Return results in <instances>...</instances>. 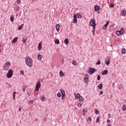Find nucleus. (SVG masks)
Here are the masks:
<instances>
[{"mask_svg": "<svg viewBox=\"0 0 126 126\" xmlns=\"http://www.w3.org/2000/svg\"><path fill=\"white\" fill-rule=\"evenodd\" d=\"M25 63L30 67L32 66V59H30V57H26L25 58Z\"/></svg>", "mask_w": 126, "mask_h": 126, "instance_id": "nucleus-1", "label": "nucleus"}, {"mask_svg": "<svg viewBox=\"0 0 126 126\" xmlns=\"http://www.w3.org/2000/svg\"><path fill=\"white\" fill-rule=\"evenodd\" d=\"M12 75H13V70L9 69L6 74V78H11V77H12Z\"/></svg>", "mask_w": 126, "mask_h": 126, "instance_id": "nucleus-2", "label": "nucleus"}, {"mask_svg": "<svg viewBox=\"0 0 126 126\" xmlns=\"http://www.w3.org/2000/svg\"><path fill=\"white\" fill-rule=\"evenodd\" d=\"M41 88V83L40 82V81H38L37 82L36 87H35V91L36 92H39V89H40V88Z\"/></svg>", "mask_w": 126, "mask_h": 126, "instance_id": "nucleus-3", "label": "nucleus"}, {"mask_svg": "<svg viewBox=\"0 0 126 126\" xmlns=\"http://www.w3.org/2000/svg\"><path fill=\"white\" fill-rule=\"evenodd\" d=\"M95 21L94 19H92L90 22V24L91 26H93V28L94 27H96V23H95Z\"/></svg>", "mask_w": 126, "mask_h": 126, "instance_id": "nucleus-4", "label": "nucleus"}, {"mask_svg": "<svg viewBox=\"0 0 126 126\" xmlns=\"http://www.w3.org/2000/svg\"><path fill=\"white\" fill-rule=\"evenodd\" d=\"M95 71L96 69L90 67L89 70V74H93V73H94V72H95Z\"/></svg>", "mask_w": 126, "mask_h": 126, "instance_id": "nucleus-5", "label": "nucleus"}, {"mask_svg": "<svg viewBox=\"0 0 126 126\" xmlns=\"http://www.w3.org/2000/svg\"><path fill=\"white\" fill-rule=\"evenodd\" d=\"M89 78V75L88 74L86 75L84 78V82H85V83H88Z\"/></svg>", "mask_w": 126, "mask_h": 126, "instance_id": "nucleus-6", "label": "nucleus"}, {"mask_svg": "<svg viewBox=\"0 0 126 126\" xmlns=\"http://www.w3.org/2000/svg\"><path fill=\"white\" fill-rule=\"evenodd\" d=\"M60 91L61 92L62 97H65V93L64 92V91H63V89H60Z\"/></svg>", "mask_w": 126, "mask_h": 126, "instance_id": "nucleus-7", "label": "nucleus"}, {"mask_svg": "<svg viewBox=\"0 0 126 126\" xmlns=\"http://www.w3.org/2000/svg\"><path fill=\"white\" fill-rule=\"evenodd\" d=\"M94 10L95 11H99V10H100V6L94 5Z\"/></svg>", "mask_w": 126, "mask_h": 126, "instance_id": "nucleus-8", "label": "nucleus"}, {"mask_svg": "<svg viewBox=\"0 0 126 126\" xmlns=\"http://www.w3.org/2000/svg\"><path fill=\"white\" fill-rule=\"evenodd\" d=\"M107 60H107L105 61V63L106 65H109L110 64V57H107Z\"/></svg>", "mask_w": 126, "mask_h": 126, "instance_id": "nucleus-9", "label": "nucleus"}, {"mask_svg": "<svg viewBox=\"0 0 126 126\" xmlns=\"http://www.w3.org/2000/svg\"><path fill=\"white\" fill-rule=\"evenodd\" d=\"M109 21H108L106 24L103 26V30H106V29H107V27H108V25H109Z\"/></svg>", "mask_w": 126, "mask_h": 126, "instance_id": "nucleus-10", "label": "nucleus"}, {"mask_svg": "<svg viewBox=\"0 0 126 126\" xmlns=\"http://www.w3.org/2000/svg\"><path fill=\"white\" fill-rule=\"evenodd\" d=\"M38 51H41L42 50V43H39L38 45Z\"/></svg>", "mask_w": 126, "mask_h": 126, "instance_id": "nucleus-11", "label": "nucleus"}, {"mask_svg": "<svg viewBox=\"0 0 126 126\" xmlns=\"http://www.w3.org/2000/svg\"><path fill=\"white\" fill-rule=\"evenodd\" d=\"M2 68L4 69V70H8V66H7L6 65H4L3 66Z\"/></svg>", "mask_w": 126, "mask_h": 126, "instance_id": "nucleus-12", "label": "nucleus"}, {"mask_svg": "<svg viewBox=\"0 0 126 126\" xmlns=\"http://www.w3.org/2000/svg\"><path fill=\"white\" fill-rule=\"evenodd\" d=\"M74 16H75V17H77V18H81L82 17L81 15L78 13H77L76 15H74Z\"/></svg>", "mask_w": 126, "mask_h": 126, "instance_id": "nucleus-13", "label": "nucleus"}, {"mask_svg": "<svg viewBox=\"0 0 126 126\" xmlns=\"http://www.w3.org/2000/svg\"><path fill=\"white\" fill-rule=\"evenodd\" d=\"M74 19L73 20V23H77V19H76V17L75 16H73Z\"/></svg>", "mask_w": 126, "mask_h": 126, "instance_id": "nucleus-14", "label": "nucleus"}, {"mask_svg": "<svg viewBox=\"0 0 126 126\" xmlns=\"http://www.w3.org/2000/svg\"><path fill=\"white\" fill-rule=\"evenodd\" d=\"M56 29L57 32H59V31H60V24L56 25Z\"/></svg>", "mask_w": 126, "mask_h": 126, "instance_id": "nucleus-15", "label": "nucleus"}, {"mask_svg": "<svg viewBox=\"0 0 126 126\" xmlns=\"http://www.w3.org/2000/svg\"><path fill=\"white\" fill-rule=\"evenodd\" d=\"M107 73H108L107 70H105L102 71V75H106V74H107Z\"/></svg>", "mask_w": 126, "mask_h": 126, "instance_id": "nucleus-16", "label": "nucleus"}, {"mask_svg": "<svg viewBox=\"0 0 126 126\" xmlns=\"http://www.w3.org/2000/svg\"><path fill=\"white\" fill-rule=\"evenodd\" d=\"M80 94H77L75 96V100L77 99H79V97H80Z\"/></svg>", "mask_w": 126, "mask_h": 126, "instance_id": "nucleus-17", "label": "nucleus"}, {"mask_svg": "<svg viewBox=\"0 0 126 126\" xmlns=\"http://www.w3.org/2000/svg\"><path fill=\"white\" fill-rule=\"evenodd\" d=\"M23 26H24V24H22L21 26H19L18 30H22V28H23Z\"/></svg>", "mask_w": 126, "mask_h": 126, "instance_id": "nucleus-18", "label": "nucleus"}, {"mask_svg": "<svg viewBox=\"0 0 126 126\" xmlns=\"http://www.w3.org/2000/svg\"><path fill=\"white\" fill-rule=\"evenodd\" d=\"M17 39H18V38L17 37H15L12 40V43H15L17 41Z\"/></svg>", "mask_w": 126, "mask_h": 126, "instance_id": "nucleus-19", "label": "nucleus"}, {"mask_svg": "<svg viewBox=\"0 0 126 126\" xmlns=\"http://www.w3.org/2000/svg\"><path fill=\"white\" fill-rule=\"evenodd\" d=\"M98 89L100 90L103 89V85L102 84H99L98 86Z\"/></svg>", "mask_w": 126, "mask_h": 126, "instance_id": "nucleus-20", "label": "nucleus"}, {"mask_svg": "<svg viewBox=\"0 0 126 126\" xmlns=\"http://www.w3.org/2000/svg\"><path fill=\"white\" fill-rule=\"evenodd\" d=\"M121 53L122 55H125L126 54V48L122 49Z\"/></svg>", "mask_w": 126, "mask_h": 126, "instance_id": "nucleus-21", "label": "nucleus"}, {"mask_svg": "<svg viewBox=\"0 0 126 126\" xmlns=\"http://www.w3.org/2000/svg\"><path fill=\"white\" fill-rule=\"evenodd\" d=\"M64 43L66 45H67L68 44V39L67 38L65 39L64 40Z\"/></svg>", "mask_w": 126, "mask_h": 126, "instance_id": "nucleus-22", "label": "nucleus"}, {"mask_svg": "<svg viewBox=\"0 0 126 126\" xmlns=\"http://www.w3.org/2000/svg\"><path fill=\"white\" fill-rule=\"evenodd\" d=\"M63 75H64V74L63 72V71H60V76L61 77H63Z\"/></svg>", "mask_w": 126, "mask_h": 126, "instance_id": "nucleus-23", "label": "nucleus"}, {"mask_svg": "<svg viewBox=\"0 0 126 126\" xmlns=\"http://www.w3.org/2000/svg\"><path fill=\"white\" fill-rule=\"evenodd\" d=\"M124 31H125V30L124 29V28H121V29L120 30V31H119V32H120V33L123 35V34H124Z\"/></svg>", "mask_w": 126, "mask_h": 126, "instance_id": "nucleus-24", "label": "nucleus"}, {"mask_svg": "<svg viewBox=\"0 0 126 126\" xmlns=\"http://www.w3.org/2000/svg\"><path fill=\"white\" fill-rule=\"evenodd\" d=\"M79 100L80 102H82V101H83L84 99L83 98V97H82V96L81 95L79 98Z\"/></svg>", "mask_w": 126, "mask_h": 126, "instance_id": "nucleus-25", "label": "nucleus"}, {"mask_svg": "<svg viewBox=\"0 0 126 126\" xmlns=\"http://www.w3.org/2000/svg\"><path fill=\"white\" fill-rule=\"evenodd\" d=\"M116 33L118 36H121V35H122L120 31H116Z\"/></svg>", "mask_w": 126, "mask_h": 126, "instance_id": "nucleus-26", "label": "nucleus"}, {"mask_svg": "<svg viewBox=\"0 0 126 126\" xmlns=\"http://www.w3.org/2000/svg\"><path fill=\"white\" fill-rule=\"evenodd\" d=\"M122 110L123 111H126V105H123L122 106Z\"/></svg>", "mask_w": 126, "mask_h": 126, "instance_id": "nucleus-27", "label": "nucleus"}, {"mask_svg": "<svg viewBox=\"0 0 126 126\" xmlns=\"http://www.w3.org/2000/svg\"><path fill=\"white\" fill-rule=\"evenodd\" d=\"M95 28L96 27H94V28H93V30L92 32H93V34L94 36H95Z\"/></svg>", "mask_w": 126, "mask_h": 126, "instance_id": "nucleus-28", "label": "nucleus"}, {"mask_svg": "<svg viewBox=\"0 0 126 126\" xmlns=\"http://www.w3.org/2000/svg\"><path fill=\"white\" fill-rule=\"evenodd\" d=\"M16 92H14L13 94V100H15V94H16Z\"/></svg>", "mask_w": 126, "mask_h": 126, "instance_id": "nucleus-29", "label": "nucleus"}, {"mask_svg": "<svg viewBox=\"0 0 126 126\" xmlns=\"http://www.w3.org/2000/svg\"><path fill=\"white\" fill-rule=\"evenodd\" d=\"M72 64H73V65H77V63H76V62L73 61L72 62Z\"/></svg>", "mask_w": 126, "mask_h": 126, "instance_id": "nucleus-30", "label": "nucleus"}, {"mask_svg": "<svg viewBox=\"0 0 126 126\" xmlns=\"http://www.w3.org/2000/svg\"><path fill=\"white\" fill-rule=\"evenodd\" d=\"M10 21L11 22H13L14 21V18H13V16L10 17Z\"/></svg>", "mask_w": 126, "mask_h": 126, "instance_id": "nucleus-31", "label": "nucleus"}, {"mask_svg": "<svg viewBox=\"0 0 126 126\" xmlns=\"http://www.w3.org/2000/svg\"><path fill=\"white\" fill-rule=\"evenodd\" d=\"M5 65H7V66H9L10 65V62H7L5 63Z\"/></svg>", "mask_w": 126, "mask_h": 126, "instance_id": "nucleus-32", "label": "nucleus"}, {"mask_svg": "<svg viewBox=\"0 0 126 126\" xmlns=\"http://www.w3.org/2000/svg\"><path fill=\"white\" fill-rule=\"evenodd\" d=\"M122 14H123V16H126V10H123V11L122 12Z\"/></svg>", "mask_w": 126, "mask_h": 126, "instance_id": "nucleus-33", "label": "nucleus"}, {"mask_svg": "<svg viewBox=\"0 0 126 126\" xmlns=\"http://www.w3.org/2000/svg\"><path fill=\"white\" fill-rule=\"evenodd\" d=\"M94 113L96 114V115H98V114H99V111H98L97 109H95L94 110Z\"/></svg>", "mask_w": 126, "mask_h": 126, "instance_id": "nucleus-34", "label": "nucleus"}, {"mask_svg": "<svg viewBox=\"0 0 126 126\" xmlns=\"http://www.w3.org/2000/svg\"><path fill=\"white\" fill-rule=\"evenodd\" d=\"M37 58L38 59V60H41L42 59V56L40 54L38 55Z\"/></svg>", "mask_w": 126, "mask_h": 126, "instance_id": "nucleus-35", "label": "nucleus"}, {"mask_svg": "<svg viewBox=\"0 0 126 126\" xmlns=\"http://www.w3.org/2000/svg\"><path fill=\"white\" fill-rule=\"evenodd\" d=\"M57 97H59V98H60V97H62V94H61V93H58L57 94Z\"/></svg>", "mask_w": 126, "mask_h": 126, "instance_id": "nucleus-36", "label": "nucleus"}, {"mask_svg": "<svg viewBox=\"0 0 126 126\" xmlns=\"http://www.w3.org/2000/svg\"><path fill=\"white\" fill-rule=\"evenodd\" d=\"M86 112V110L84 109L82 112L83 116H85V113Z\"/></svg>", "mask_w": 126, "mask_h": 126, "instance_id": "nucleus-37", "label": "nucleus"}, {"mask_svg": "<svg viewBox=\"0 0 126 126\" xmlns=\"http://www.w3.org/2000/svg\"><path fill=\"white\" fill-rule=\"evenodd\" d=\"M26 41H27V38H23L22 40L23 43H26Z\"/></svg>", "mask_w": 126, "mask_h": 126, "instance_id": "nucleus-38", "label": "nucleus"}, {"mask_svg": "<svg viewBox=\"0 0 126 126\" xmlns=\"http://www.w3.org/2000/svg\"><path fill=\"white\" fill-rule=\"evenodd\" d=\"M55 44H57V45H59L60 44V40L59 39H57L55 41Z\"/></svg>", "mask_w": 126, "mask_h": 126, "instance_id": "nucleus-39", "label": "nucleus"}, {"mask_svg": "<svg viewBox=\"0 0 126 126\" xmlns=\"http://www.w3.org/2000/svg\"><path fill=\"white\" fill-rule=\"evenodd\" d=\"M40 99H41V101L43 102V101L45 100V96H41Z\"/></svg>", "mask_w": 126, "mask_h": 126, "instance_id": "nucleus-40", "label": "nucleus"}, {"mask_svg": "<svg viewBox=\"0 0 126 126\" xmlns=\"http://www.w3.org/2000/svg\"><path fill=\"white\" fill-rule=\"evenodd\" d=\"M33 102H34L33 100H30L29 102L30 105H32V104H33Z\"/></svg>", "mask_w": 126, "mask_h": 126, "instance_id": "nucleus-41", "label": "nucleus"}, {"mask_svg": "<svg viewBox=\"0 0 126 126\" xmlns=\"http://www.w3.org/2000/svg\"><path fill=\"white\" fill-rule=\"evenodd\" d=\"M87 121H90V122H91L92 121V118H91L90 117H89L87 119Z\"/></svg>", "mask_w": 126, "mask_h": 126, "instance_id": "nucleus-42", "label": "nucleus"}, {"mask_svg": "<svg viewBox=\"0 0 126 126\" xmlns=\"http://www.w3.org/2000/svg\"><path fill=\"white\" fill-rule=\"evenodd\" d=\"M99 121H100V117H98L96 119V123H98V122H99Z\"/></svg>", "mask_w": 126, "mask_h": 126, "instance_id": "nucleus-43", "label": "nucleus"}, {"mask_svg": "<svg viewBox=\"0 0 126 126\" xmlns=\"http://www.w3.org/2000/svg\"><path fill=\"white\" fill-rule=\"evenodd\" d=\"M96 65H99V64H101V61H100V60H99L97 63H96Z\"/></svg>", "mask_w": 126, "mask_h": 126, "instance_id": "nucleus-44", "label": "nucleus"}, {"mask_svg": "<svg viewBox=\"0 0 126 126\" xmlns=\"http://www.w3.org/2000/svg\"><path fill=\"white\" fill-rule=\"evenodd\" d=\"M100 79H101V76H100V75H98L97 77V80H100Z\"/></svg>", "mask_w": 126, "mask_h": 126, "instance_id": "nucleus-45", "label": "nucleus"}, {"mask_svg": "<svg viewBox=\"0 0 126 126\" xmlns=\"http://www.w3.org/2000/svg\"><path fill=\"white\" fill-rule=\"evenodd\" d=\"M21 3V1H20V0H17V3H18V4H20Z\"/></svg>", "mask_w": 126, "mask_h": 126, "instance_id": "nucleus-46", "label": "nucleus"}, {"mask_svg": "<svg viewBox=\"0 0 126 126\" xmlns=\"http://www.w3.org/2000/svg\"><path fill=\"white\" fill-rule=\"evenodd\" d=\"M109 6L110 7H114V6H115V5H114V4L113 3H111Z\"/></svg>", "mask_w": 126, "mask_h": 126, "instance_id": "nucleus-47", "label": "nucleus"}, {"mask_svg": "<svg viewBox=\"0 0 126 126\" xmlns=\"http://www.w3.org/2000/svg\"><path fill=\"white\" fill-rule=\"evenodd\" d=\"M78 106L79 108H81V106H82L81 103H79L78 104Z\"/></svg>", "mask_w": 126, "mask_h": 126, "instance_id": "nucleus-48", "label": "nucleus"}, {"mask_svg": "<svg viewBox=\"0 0 126 126\" xmlns=\"http://www.w3.org/2000/svg\"><path fill=\"white\" fill-rule=\"evenodd\" d=\"M20 73L21 74H24V71H23V70H21Z\"/></svg>", "mask_w": 126, "mask_h": 126, "instance_id": "nucleus-49", "label": "nucleus"}, {"mask_svg": "<svg viewBox=\"0 0 126 126\" xmlns=\"http://www.w3.org/2000/svg\"><path fill=\"white\" fill-rule=\"evenodd\" d=\"M102 94H103V91H101L100 93H99V96H101V95H102Z\"/></svg>", "mask_w": 126, "mask_h": 126, "instance_id": "nucleus-50", "label": "nucleus"}, {"mask_svg": "<svg viewBox=\"0 0 126 126\" xmlns=\"http://www.w3.org/2000/svg\"><path fill=\"white\" fill-rule=\"evenodd\" d=\"M19 10V7H17L16 11H18Z\"/></svg>", "mask_w": 126, "mask_h": 126, "instance_id": "nucleus-51", "label": "nucleus"}, {"mask_svg": "<svg viewBox=\"0 0 126 126\" xmlns=\"http://www.w3.org/2000/svg\"><path fill=\"white\" fill-rule=\"evenodd\" d=\"M107 123H111V121L109 119L107 120Z\"/></svg>", "mask_w": 126, "mask_h": 126, "instance_id": "nucleus-52", "label": "nucleus"}, {"mask_svg": "<svg viewBox=\"0 0 126 126\" xmlns=\"http://www.w3.org/2000/svg\"><path fill=\"white\" fill-rule=\"evenodd\" d=\"M21 111V107H19V112H20Z\"/></svg>", "mask_w": 126, "mask_h": 126, "instance_id": "nucleus-53", "label": "nucleus"}, {"mask_svg": "<svg viewBox=\"0 0 126 126\" xmlns=\"http://www.w3.org/2000/svg\"><path fill=\"white\" fill-rule=\"evenodd\" d=\"M108 116H109L108 119H110V118H111V114H108Z\"/></svg>", "mask_w": 126, "mask_h": 126, "instance_id": "nucleus-54", "label": "nucleus"}, {"mask_svg": "<svg viewBox=\"0 0 126 126\" xmlns=\"http://www.w3.org/2000/svg\"><path fill=\"white\" fill-rule=\"evenodd\" d=\"M27 95H28V96H30V93H27Z\"/></svg>", "mask_w": 126, "mask_h": 126, "instance_id": "nucleus-55", "label": "nucleus"}, {"mask_svg": "<svg viewBox=\"0 0 126 126\" xmlns=\"http://www.w3.org/2000/svg\"><path fill=\"white\" fill-rule=\"evenodd\" d=\"M23 92H25V89H23Z\"/></svg>", "mask_w": 126, "mask_h": 126, "instance_id": "nucleus-56", "label": "nucleus"}, {"mask_svg": "<svg viewBox=\"0 0 126 126\" xmlns=\"http://www.w3.org/2000/svg\"><path fill=\"white\" fill-rule=\"evenodd\" d=\"M64 97H63V96H62V100H63L64 99Z\"/></svg>", "mask_w": 126, "mask_h": 126, "instance_id": "nucleus-57", "label": "nucleus"}, {"mask_svg": "<svg viewBox=\"0 0 126 126\" xmlns=\"http://www.w3.org/2000/svg\"><path fill=\"white\" fill-rule=\"evenodd\" d=\"M77 108L76 107H75V110H77Z\"/></svg>", "mask_w": 126, "mask_h": 126, "instance_id": "nucleus-58", "label": "nucleus"}, {"mask_svg": "<svg viewBox=\"0 0 126 126\" xmlns=\"http://www.w3.org/2000/svg\"><path fill=\"white\" fill-rule=\"evenodd\" d=\"M108 126H111V125L109 124V125H108Z\"/></svg>", "mask_w": 126, "mask_h": 126, "instance_id": "nucleus-59", "label": "nucleus"}, {"mask_svg": "<svg viewBox=\"0 0 126 126\" xmlns=\"http://www.w3.org/2000/svg\"><path fill=\"white\" fill-rule=\"evenodd\" d=\"M0 47H1V45H0Z\"/></svg>", "mask_w": 126, "mask_h": 126, "instance_id": "nucleus-60", "label": "nucleus"}, {"mask_svg": "<svg viewBox=\"0 0 126 126\" xmlns=\"http://www.w3.org/2000/svg\"><path fill=\"white\" fill-rule=\"evenodd\" d=\"M74 95H75V93L74 94Z\"/></svg>", "mask_w": 126, "mask_h": 126, "instance_id": "nucleus-61", "label": "nucleus"}]
</instances>
